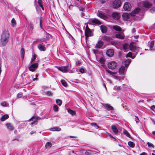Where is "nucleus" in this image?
Listing matches in <instances>:
<instances>
[{"label": "nucleus", "instance_id": "f257e3e1", "mask_svg": "<svg viewBox=\"0 0 155 155\" xmlns=\"http://www.w3.org/2000/svg\"><path fill=\"white\" fill-rule=\"evenodd\" d=\"M9 33L7 30H5L1 36L0 44L2 46H5L9 40Z\"/></svg>", "mask_w": 155, "mask_h": 155}, {"label": "nucleus", "instance_id": "f03ea898", "mask_svg": "<svg viewBox=\"0 0 155 155\" xmlns=\"http://www.w3.org/2000/svg\"><path fill=\"white\" fill-rule=\"evenodd\" d=\"M130 50L133 52H134L135 51H138L140 49V48L137 46L136 44L134 42H132L130 43Z\"/></svg>", "mask_w": 155, "mask_h": 155}, {"label": "nucleus", "instance_id": "7ed1b4c3", "mask_svg": "<svg viewBox=\"0 0 155 155\" xmlns=\"http://www.w3.org/2000/svg\"><path fill=\"white\" fill-rule=\"evenodd\" d=\"M31 65L28 67V68L30 71L34 72L35 71L38 66V62L37 61L35 63H30Z\"/></svg>", "mask_w": 155, "mask_h": 155}, {"label": "nucleus", "instance_id": "20e7f679", "mask_svg": "<svg viewBox=\"0 0 155 155\" xmlns=\"http://www.w3.org/2000/svg\"><path fill=\"white\" fill-rule=\"evenodd\" d=\"M85 35L86 38L92 36L91 30L89 28L88 25H86L85 31Z\"/></svg>", "mask_w": 155, "mask_h": 155}, {"label": "nucleus", "instance_id": "39448f33", "mask_svg": "<svg viewBox=\"0 0 155 155\" xmlns=\"http://www.w3.org/2000/svg\"><path fill=\"white\" fill-rule=\"evenodd\" d=\"M121 3L120 0H115L113 3V7L114 8L120 7Z\"/></svg>", "mask_w": 155, "mask_h": 155}, {"label": "nucleus", "instance_id": "423d86ee", "mask_svg": "<svg viewBox=\"0 0 155 155\" xmlns=\"http://www.w3.org/2000/svg\"><path fill=\"white\" fill-rule=\"evenodd\" d=\"M117 65V63L116 62L114 61H110L108 63V66L109 68L111 69H115Z\"/></svg>", "mask_w": 155, "mask_h": 155}, {"label": "nucleus", "instance_id": "0eeeda50", "mask_svg": "<svg viewBox=\"0 0 155 155\" xmlns=\"http://www.w3.org/2000/svg\"><path fill=\"white\" fill-rule=\"evenodd\" d=\"M90 23L93 24H95L100 25L101 24V22L95 18L91 19L90 20Z\"/></svg>", "mask_w": 155, "mask_h": 155}, {"label": "nucleus", "instance_id": "6e6552de", "mask_svg": "<svg viewBox=\"0 0 155 155\" xmlns=\"http://www.w3.org/2000/svg\"><path fill=\"white\" fill-rule=\"evenodd\" d=\"M131 7V5L129 3L126 2L124 5L123 8L125 11H129Z\"/></svg>", "mask_w": 155, "mask_h": 155}, {"label": "nucleus", "instance_id": "1a4fd4ad", "mask_svg": "<svg viewBox=\"0 0 155 155\" xmlns=\"http://www.w3.org/2000/svg\"><path fill=\"white\" fill-rule=\"evenodd\" d=\"M112 15L113 18L115 20H118L120 17V14L117 12H113Z\"/></svg>", "mask_w": 155, "mask_h": 155}, {"label": "nucleus", "instance_id": "9d476101", "mask_svg": "<svg viewBox=\"0 0 155 155\" xmlns=\"http://www.w3.org/2000/svg\"><path fill=\"white\" fill-rule=\"evenodd\" d=\"M58 69L63 72H67L68 71V66H64L61 67H58Z\"/></svg>", "mask_w": 155, "mask_h": 155}, {"label": "nucleus", "instance_id": "9b49d317", "mask_svg": "<svg viewBox=\"0 0 155 155\" xmlns=\"http://www.w3.org/2000/svg\"><path fill=\"white\" fill-rule=\"evenodd\" d=\"M142 4L143 5V6L146 8H150L152 6L150 3L147 1H145L142 2Z\"/></svg>", "mask_w": 155, "mask_h": 155}, {"label": "nucleus", "instance_id": "f8f14e48", "mask_svg": "<svg viewBox=\"0 0 155 155\" xmlns=\"http://www.w3.org/2000/svg\"><path fill=\"white\" fill-rule=\"evenodd\" d=\"M106 54L109 57H112L114 54V51L113 49H109L107 51Z\"/></svg>", "mask_w": 155, "mask_h": 155}, {"label": "nucleus", "instance_id": "ddd939ff", "mask_svg": "<svg viewBox=\"0 0 155 155\" xmlns=\"http://www.w3.org/2000/svg\"><path fill=\"white\" fill-rule=\"evenodd\" d=\"M131 62V60L130 59H128L123 62V64L125 67H127L128 66Z\"/></svg>", "mask_w": 155, "mask_h": 155}, {"label": "nucleus", "instance_id": "4468645a", "mask_svg": "<svg viewBox=\"0 0 155 155\" xmlns=\"http://www.w3.org/2000/svg\"><path fill=\"white\" fill-rule=\"evenodd\" d=\"M125 70V66L124 65H122L119 68V73L120 74L122 75L124 74Z\"/></svg>", "mask_w": 155, "mask_h": 155}, {"label": "nucleus", "instance_id": "2eb2a0df", "mask_svg": "<svg viewBox=\"0 0 155 155\" xmlns=\"http://www.w3.org/2000/svg\"><path fill=\"white\" fill-rule=\"evenodd\" d=\"M122 16L124 20H127L130 18V15L127 13H124L122 15Z\"/></svg>", "mask_w": 155, "mask_h": 155}, {"label": "nucleus", "instance_id": "dca6fc26", "mask_svg": "<svg viewBox=\"0 0 155 155\" xmlns=\"http://www.w3.org/2000/svg\"><path fill=\"white\" fill-rule=\"evenodd\" d=\"M103 44L104 43L102 41H99L96 44V47L97 48H100L102 46Z\"/></svg>", "mask_w": 155, "mask_h": 155}, {"label": "nucleus", "instance_id": "f3484780", "mask_svg": "<svg viewBox=\"0 0 155 155\" xmlns=\"http://www.w3.org/2000/svg\"><path fill=\"white\" fill-rule=\"evenodd\" d=\"M38 47L40 51H45V47L41 44H38Z\"/></svg>", "mask_w": 155, "mask_h": 155}, {"label": "nucleus", "instance_id": "a211bd4d", "mask_svg": "<svg viewBox=\"0 0 155 155\" xmlns=\"http://www.w3.org/2000/svg\"><path fill=\"white\" fill-rule=\"evenodd\" d=\"M97 15L100 18L103 19H105L107 18V17L105 15L103 14H102L100 12H98L97 13Z\"/></svg>", "mask_w": 155, "mask_h": 155}, {"label": "nucleus", "instance_id": "6ab92c4d", "mask_svg": "<svg viewBox=\"0 0 155 155\" xmlns=\"http://www.w3.org/2000/svg\"><path fill=\"white\" fill-rule=\"evenodd\" d=\"M6 125L8 130L10 131L13 130L14 129L13 126L10 123H7Z\"/></svg>", "mask_w": 155, "mask_h": 155}, {"label": "nucleus", "instance_id": "aec40b11", "mask_svg": "<svg viewBox=\"0 0 155 155\" xmlns=\"http://www.w3.org/2000/svg\"><path fill=\"white\" fill-rule=\"evenodd\" d=\"M116 38L123 39L124 38V35L123 34H116L115 35Z\"/></svg>", "mask_w": 155, "mask_h": 155}, {"label": "nucleus", "instance_id": "412c9836", "mask_svg": "<svg viewBox=\"0 0 155 155\" xmlns=\"http://www.w3.org/2000/svg\"><path fill=\"white\" fill-rule=\"evenodd\" d=\"M101 39L103 40H105L107 41H109L111 39V38L107 36H104L102 37Z\"/></svg>", "mask_w": 155, "mask_h": 155}, {"label": "nucleus", "instance_id": "4be33fe9", "mask_svg": "<svg viewBox=\"0 0 155 155\" xmlns=\"http://www.w3.org/2000/svg\"><path fill=\"white\" fill-rule=\"evenodd\" d=\"M101 30L102 32L103 33H106L107 31V28L103 25L101 26Z\"/></svg>", "mask_w": 155, "mask_h": 155}, {"label": "nucleus", "instance_id": "5701e85b", "mask_svg": "<svg viewBox=\"0 0 155 155\" xmlns=\"http://www.w3.org/2000/svg\"><path fill=\"white\" fill-rule=\"evenodd\" d=\"M137 52L136 53V54L134 56H132V53L131 52H129L126 56V58L130 57L132 59H134L136 57V55L137 54Z\"/></svg>", "mask_w": 155, "mask_h": 155}, {"label": "nucleus", "instance_id": "b1692460", "mask_svg": "<svg viewBox=\"0 0 155 155\" xmlns=\"http://www.w3.org/2000/svg\"><path fill=\"white\" fill-rule=\"evenodd\" d=\"M112 129L115 134H116L118 133V130L115 125H112Z\"/></svg>", "mask_w": 155, "mask_h": 155}, {"label": "nucleus", "instance_id": "393cba45", "mask_svg": "<svg viewBox=\"0 0 155 155\" xmlns=\"http://www.w3.org/2000/svg\"><path fill=\"white\" fill-rule=\"evenodd\" d=\"M8 117L9 116L8 114H5L1 118L0 120L2 121H3L8 118Z\"/></svg>", "mask_w": 155, "mask_h": 155}, {"label": "nucleus", "instance_id": "a878e982", "mask_svg": "<svg viewBox=\"0 0 155 155\" xmlns=\"http://www.w3.org/2000/svg\"><path fill=\"white\" fill-rule=\"evenodd\" d=\"M112 27L115 30L118 31H120L121 30V28L119 26L115 25L113 26Z\"/></svg>", "mask_w": 155, "mask_h": 155}, {"label": "nucleus", "instance_id": "bb28decb", "mask_svg": "<svg viewBox=\"0 0 155 155\" xmlns=\"http://www.w3.org/2000/svg\"><path fill=\"white\" fill-rule=\"evenodd\" d=\"M105 107H107V109L109 110H113V107L111 106L109 104H105Z\"/></svg>", "mask_w": 155, "mask_h": 155}, {"label": "nucleus", "instance_id": "cd10ccee", "mask_svg": "<svg viewBox=\"0 0 155 155\" xmlns=\"http://www.w3.org/2000/svg\"><path fill=\"white\" fill-rule=\"evenodd\" d=\"M21 57L22 58V59H23L25 55V50L24 49L22 48H21Z\"/></svg>", "mask_w": 155, "mask_h": 155}, {"label": "nucleus", "instance_id": "c85d7f7f", "mask_svg": "<svg viewBox=\"0 0 155 155\" xmlns=\"http://www.w3.org/2000/svg\"><path fill=\"white\" fill-rule=\"evenodd\" d=\"M129 48H130V45L127 43H125L123 45V48L125 50L124 51H126L125 50Z\"/></svg>", "mask_w": 155, "mask_h": 155}, {"label": "nucleus", "instance_id": "c756f323", "mask_svg": "<svg viewBox=\"0 0 155 155\" xmlns=\"http://www.w3.org/2000/svg\"><path fill=\"white\" fill-rule=\"evenodd\" d=\"M123 133L127 137L130 138L131 136L128 132L126 130H124Z\"/></svg>", "mask_w": 155, "mask_h": 155}, {"label": "nucleus", "instance_id": "7c9ffc66", "mask_svg": "<svg viewBox=\"0 0 155 155\" xmlns=\"http://www.w3.org/2000/svg\"><path fill=\"white\" fill-rule=\"evenodd\" d=\"M61 129L59 127H56L51 128V130L52 131H60Z\"/></svg>", "mask_w": 155, "mask_h": 155}, {"label": "nucleus", "instance_id": "2f4dec72", "mask_svg": "<svg viewBox=\"0 0 155 155\" xmlns=\"http://www.w3.org/2000/svg\"><path fill=\"white\" fill-rule=\"evenodd\" d=\"M128 145L130 147L132 148L134 147L135 146L134 143L131 141H129L128 142Z\"/></svg>", "mask_w": 155, "mask_h": 155}, {"label": "nucleus", "instance_id": "473e14b6", "mask_svg": "<svg viewBox=\"0 0 155 155\" xmlns=\"http://www.w3.org/2000/svg\"><path fill=\"white\" fill-rule=\"evenodd\" d=\"M52 145L51 142H48L45 144V147L47 148H50L51 147Z\"/></svg>", "mask_w": 155, "mask_h": 155}, {"label": "nucleus", "instance_id": "72a5a7b5", "mask_svg": "<svg viewBox=\"0 0 155 155\" xmlns=\"http://www.w3.org/2000/svg\"><path fill=\"white\" fill-rule=\"evenodd\" d=\"M36 57L37 56L35 54L33 55V58L31 59L30 63H33L35 60V59L36 58Z\"/></svg>", "mask_w": 155, "mask_h": 155}, {"label": "nucleus", "instance_id": "f704fd0d", "mask_svg": "<svg viewBox=\"0 0 155 155\" xmlns=\"http://www.w3.org/2000/svg\"><path fill=\"white\" fill-rule=\"evenodd\" d=\"M61 83L64 86L66 87L67 86V84L66 81L64 80H61Z\"/></svg>", "mask_w": 155, "mask_h": 155}, {"label": "nucleus", "instance_id": "c9c22d12", "mask_svg": "<svg viewBox=\"0 0 155 155\" xmlns=\"http://www.w3.org/2000/svg\"><path fill=\"white\" fill-rule=\"evenodd\" d=\"M140 9L139 8H137L135 9L133 12V13L135 14H137L140 11Z\"/></svg>", "mask_w": 155, "mask_h": 155}, {"label": "nucleus", "instance_id": "e433bc0d", "mask_svg": "<svg viewBox=\"0 0 155 155\" xmlns=\"http://www.w3.org/2000/svg\"><path fill=\"white\" fill-rule=\"evenodd\" d=\"M56 103L58 105L61 106L62 104V102L61 100L57 99L56 100Z\"/></svg>", "mask_w": 155, "mask_h": 155}, {"label": "nucleus", "instance_id": "4c0bfd02", "mask_svg": "<svg viewBox=\"0 0 155 155\" xmlns=\"http://www.w3.org/2000/svg\"><path fill=\"white\" fill-rule=\"evenodd\" d=\"M11 23L12 24V26H14L16 25V21L14 18H13L11 21Z\"/></svg>", "mask_w": 155, "mask_h": 155}, {"label": "nucleus", "instance_id": "58836bf2", "mask_svg": "<svg viewBox=\"0 0 155 155\" xmlns=\"http://www.w3.org/2000/svg\"><path fill=\"white\" fill-rule=\"evenodd\" d=\"M68 112L69 114H71L72 115H74L75 114V113L74 111L71 109L69 110L68 111Z\"/></svg>", "mask_w": 155, "mask_h": 155}, {"label": "nucleus", "instance_id": "ea45409f", "mask_svg": "<svg viewBox=\"0 0 155 155\" xmlns=\"http://www.w3.org/2000/svg\"><path fill=\"white\" fill-rule=\"evenodd\" d=\"M154 45V41H152L150 43V50H151L152 48L153 47V46Z\"/></svg>", "mask_w": 155, "mask_h": 155}, {"label": "nucleus", "instance_id": "a19ab883", "mask_svg": "<svg viewBox=\"0 0 155 155\" xmlns=\"http://www.w3.org/2000/svg\"><path fill=\"white\" fill-rule=\"evenodd\" d=\"M54 110V111L57 112L58 110V107L57 105H55L53 107Z\"/></svg>", "mask_w": 155, "mask_h": 155}, {"label": "nucleus", "instance_id": "79ce46f5", "mask_svg": "<svg viewBox=\"0 0 155 155\" xmlns=\"http://www.w3.org/2000/svg\"><path fill=\"white\" fill-rule=\"evenodd\" d=\"M106 71L107 73H108V74H110L113 75L114 74V73L112 72L108 69H106Z\"/></svg>", "mask_w": 155, "mask_h": 155}, {"label": "nucleus", "instance_id": "37998d69", "mask_svg": "<svg viewBox=\"0 0 155 155\" xmlns=\"http://www.w3.org/2000/svg\"><path fill=\"white\" fill-rule=\"evenodd\" d=\"M46 39L45 38H42L37 39V41H38V42L44 41L46 40Z\"/></svg>", "mask_w": 155, "mask_h": 155}, {"label": "nucleus", "instance_id": "c03bdc74", "mask_svg": "<svg viewBox=\"0 0 155 155\" xmlns=\"http://www.w3.org/2000/svg\"><path fill=\"white\" fill-rule=\"evenodd\" d=\"M147 144L148 145V146L149 147H154V145L152 144V143H150L149 142H148L147 143Z\"/></svg>", "mask_w": 155, "mask_h": 155}, {"label": "nucleus", "instance_id": "a18cd8bd", "mask_svg": "<svg viewBox=\"0 0 155 155\" xmlns=\"http://www.w3.org/2000/svg\"><path fill=\"white\" fill-rule=\"evenodd\" d=\"M114 89L117 91H119L120 90V88L119 86H115L114 87Z\"/></svg>", "mask_w": 155, "mask_h": 155}, {"label": "nucleus", "instance_id": "49530a36", "mask_svg": "<svg viewBox=\"0 0 155 155\" xmlns=\"http://www.w3.org/2000/svg\"><path fill=\"white\" fill-rule=\"evenodd\" d=\"M22 94L21 93H20L18 94L17 97L18 98H20L22 96Z\"/></svg>", "mask_w": 155, "mask_h": 155}, {"label": "nucleus", "instance_id": "de8ad7c7", "mask_svg": "<svg viewBox=\"0 0 155 155\" xmlns=\"http://www.w3.org/2000/svg\"><path fill=\"white\" fill-rule=\"evenodd\" d=\"M38 3L40 7H41V6H42L41 0H38Z\"/></svg>", "mask_w": 155, "mask_h": 155}, {"label": "nucleus", "instance_id": "09e8293b", "mask_svg": "<svg viewBox=\"0 0 155 155\" xmlns=\"http://www.w3.org/2000/svg\"><path fill=\"white\" fill-rule=\"evenodd\" d=\"M150 12L153 13L155 12V7H153L150 10Z\"/></svg>", "mask_w": 155, "mask_h": 155}, {"label": "nucleus", "instance_id": "8fccbe9b", "mask_svg": "<svg viewBox=\"0 0 155 155\" xmlns=\"http://www.w3.org/2000/svg\"><path fill=\"white\" fill-rule=\"evenodd\" d=\"M76 64L77 66H78V65H80L81 64V62L79 61H77L76 62Z\"/></svg>", "mask_w": 155, "mask_h": 155}, {"label": "nucleus", "instance_id": "3c124183", "mask_svg": "<svg viewBox=\"0 0 155 155\" xmlns=\"http://www.w3.org/2000/svg\"><path fill=\"white\" fill-rule=\"evenodd\" d=\"M79 72L81 73H83L84 72V70L83 68H81L80 69Z\"/></svg>", "mask_w": 155, "mask_h": 155}, {"label": "nucleus", "instance_id": "603ef678", "mask_svg": "<svg viewBox=\"0 0 155 155\" xmlns=\"http://www.w3.org/2000/svg\"><path fill=\"white\" fill-rule=\"evenodd\" d=\"M47 94L48 96L51 95L52 93L50 91H48L47 92Z\"/></svg>", "mask_w": 155, "mask_h": 155}, {"label": "nucleus", "instance_id": "864d4df0", "mask_svg": "<svg viewBox=\"0 0 155 155\" xmlns=\"http://www.w3.org/2000/svg\"><path fill=\"white\" fill-rule=\"evenodd\" d=\"M135 121L137 123H138L139 122V119L138 118V117L137 116H135Z\"/></svg>", "mask_w": 155, "mask_h": 155}, {"label": "nucleus", "instance_id": "5fc2aeb1", "mask_svg": "<svg viewBox=\"0 0 155 155\" xmlns=\"http://www.w3.org/2000/svg\"><path fill=\"white\" fill-rule=\"evenodd\" d=\"M1 104L3 106H5L6 105V103L5 102H4Z\"/></svg>", "mask_w": 155, "mask_h": 155}, {"label": "nucleus", "instance_id": "6e6d98bb", "mask_svg": "<svg viewBox=\"0 0 155 155\" xmlns=\"http://www.w3.org/2000/svg\"><path fill=\"white\" fill-rule=\"evenodd\" d=\"M111 43L112 45H117V42H116L115 41H112L111 42Z\"/></svg>", "mask_w": 155, "mask_h": 155}, {"label": "nucleus", "instance_id": "4d7b16f0", "mask_svg": "<svg viewBox=\"0 0 155 155\" xmlns=\"http://www.w3.org/2000/svg\"><path fill=\"white\" fill-rule=\"evenodd\" d=\"M91 125L92 126H96L97 125V124L95 123H91Z\"/></svg>", "mask_w": 155, "mask_h": 155}, {"label": "nucleus", "instance_id": "13d9d810", "mask_svg": "<svg viewBox=\"0 0 155 155\" xmlns=\"http://www.w3.org/2000/svg\"><path fill=\"white\" fill-rule=\"evenodd\" d=\"M151 109L152 110H153L154 109H155V106L154 105H152L151 106Z\"/></svg>", "mask_w": 155, "mask_h": 155}, {"label": "nucleus", "instance_id": "bf43d9fd", "mask_svg": "<svg viewBox=\"0 0 155 155\" xmlns=\"http://www.w3.org/2000/svg\"><path fill=\"white\" fill-rule=\"evenodd\" d=\"M2 65L1 63L0 62V73H1L2 71Z\"/></svg>", "mask_w": 155, "mask_h": 155}, {"label": "nucleus", "instance_id": "052dcab7", "mask_svg": "<svg viewBox=\"0 0 155 155\" xmlns=\"http://www.w3.org/2000/svg\"><path fill=\"white\" fill-rule=\"evenodd\" d=\"M147 153L145 152H143L141 153L140 155H147Z\"/></svg>", "mask_w": 155, "mask_h": 155}, {"label": "nucleus", "instance_id": "680f3d73", "mask_svg": "<svg viewBox=\"0 0 155 155\" xmlns=\"http://www.w3.org/2000/svg\"><path fill=\"white\" fill-rule=\"evenodd\" d=\"M40 27L42 28V22H41V20H40Z\"/></svg>", "mask_w": 155, "mask_h": 155}, {"label": "nucleus", "instance_id": "e2e57ef3", "mask_svg": "<svg viewBox=\"0 0 155 155\" xmlns=\"http://www.w3.org/2000/svg\"><path fill=\"white\" fill-rule=\"evenodd\" d=\"M36 133V132L35 131H31L30 133V134L31 135H32L33 134H34V133Z\"/></svg>", "mask_w": 155, "mask_h": 155}, {"label": "nucleus", "instance_id": "0e129e2a", "mask_svg": "<svg viewBox=\"0 0 155 155\" xmlns=\"http://www.w3.org/2000/svg\"><path fill=\"white\" fill-rule=\"evenodd\" d=\"M15 140H17L18 141H19V140L18 139H13L12 140V141H14Z\"/></svg>", "mask_w": 155, "mask_h": 155}, {"label": "nucleus", "instance_id": "69168bd1", "mask_svg": "<svg viewBox=\"0 0 155 155\" xmlns=\"http://www.w3.org/2000/svg\"><path fill=\"white\" fill-rule=\"evenodd\" d=\"M35 117L34 116H33L29 120L30 121H31V120L34 119L35 118Z\"/></svg>", "mask_w": 155, "mask_h": 155}, {"label": "nucleus", "instance_id": "338daca9", "mask_svg": "<svg viewBox=\"0 0 155 155\" xmlns=\"http://www.w3.org/2000/svg\"><path fill=\"white\" fill-rule=\"evenodd\" d=\"M33 26L32 24H30V28H31L32 30L33 29Z\"/></svg>", "mask_w": 155, "mask_h": 155}, {"label": "nucleus", "instance_id": "774afa93", "mask_svg": "<svg viewBox=\"0 0 155 155\" xmlns=\"http://www.w3.org/2000/svg\"><path fill=\"white\" fill-rule=\"evenodd\" d=\"M152 134L153 135H155V131H153V132H152Z\"/></svg>", "mask_w": 155, "mask_h": 155}]
</instances>
